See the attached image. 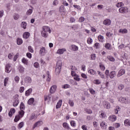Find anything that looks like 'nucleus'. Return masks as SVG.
I'll use <instances>...</instances> for the list:
<instances>
[{"label":"nucleus","mask_w":130,"mask_h":130,"mask_svg":"<svg viewBox=\"0 0 130 130\" xmlns=\"http://www.w3.org/2000/svg\"><path fill=\"white\" fill-rule=\"evenodd\" d=\"M112 35H113V34H112V32H109L106 33V36H107L108 37H111Z\"/></svg>","instance_id":"nucleus-58"},{"label":"nucleus","mask_w":130,"mask_h":130,"mask_svg":"<svg viewBox=\"0 0 130 130\" xmlns=\"http://www.w3.org/2000/svg\"><path fill=\"white\" fill-rule=\"evenodd\" d=\"M64 51H66V49H64V48L59 49L57 51V53H58V54H63V52H64Z\"/></svg>","instance_id":"nucleus-15"},{"label":"nucleus","mask_w":130,"mask_h":130,"mask_svg":"<svg viewBox=\"0 0 130 130\" xmlns=\"http://www.w3.org/2000/svg\"><path fill=\"white\" fill-rule=\"evenodd\" d=\"M62 89H68V88H71V85H70V84H66L62 85Z\"/></svg>","instance_id":"nucleus-32"},{"label":"nucleus","mask_w":130,"mask_h":130,"mask_svg":"<svg viewBox=\"0 0 130 130\" xmlns=\"http://www.w3.org/2000/svg\"><path fill=\"white\" fill-rule=\"evenodd\" d=\"M56 90V86L53 85L50 88V92L51 94H53Z\"/></svg>","instance_id":"nucleus-10"},{"label":"nucleus","mask_w":130,"mask_h":130,"mask_svg":"<svg viewBox=\"0 0 130 130\" xmlns=\"http://www.w3.org/2000/svg\"><path fill=\"white\" fill-rule=\"evenodd\" d=\"M74 80H75V81H77L78 82H79L81 80V79L79 78V75H76L74 76Z\"/></svg>","instance_id":"nucleus-47"},{"label":"nucleus","mask_w":130,"mask_h":130,"mask_svg":"<svg viewBox=\"0 0 130 130\" xmlns=\"http://www.w3.org/2000/svg\"><path fill=\"white\" fill-rule=\"evenodd\" d=\"M36 118V114H32L30 117H29V120H33V119H35Z\"/></svg>","instance_id":"nucleus-31"},{"label":"nucleus","mask_w":130,"mask_h":130,"mask_svg":"<svg viewBox=\"0 0 130 130\" xmlns=\"http://www.w3.org/2000/svg\"><path fill=\"white\" fill-rule=\"evenodd\" d=\"M69 104L70 105V106H71V107H73L74 105V101L70 100L69 102Z\"/></svg>","instance_id":"nucleus-50"},{"label":"nucleus","mask_w":130,"mask_h":130,"mask_svg":"<svg viewBox=\"0 0 130 130\" xmlns=\"http://www.w3.org/2000/svg\"><path fill=\"white\" fill-rule=\"evenodd\" d=\"M70 48L71 50H73V51H78V50H79V47L76 46V45H72L70 46Z\"/></svg>","instance_id":"nucleus-6"},{"label":"nucleus","mask_w":130,"mask_h":130,"mask_svg":"<svg viewBox=\"0 0 130 130\" xmlns=\"http://www.w3.org/2000/svg\"><path fill=\"white\" fill-rule=\"evenodd\" d=\"M124 88V86L122 84H120L118 86V89H120V90H122Z\"/></svg>","instance_id":"nucleus-61"},{"label":"nucleus","mask_w":130,"mask_h":130,"mask_svg":"<svg viewBox=\"0 0 130 130\" xmlns=\"http://www.w3.org/2000/svg\"><path fill=\"white\" fill-rule=\"evenodd\" d=\"M21 28H23V29H26L27 27V23L25 22H22L21 24Z\"/></svg>","instance_id":"nucleus-28"},{"label":"nucleus","mask_w":130,"mask_h":130,"mask_svg":"<svg viewBox=\"0 0 130 130\" xmlns=\"http://www.w3.org/2000/svg\"><path fill=\"white\" fill-rule=\"evenodd\" d=\"M14 80L16 83H19V81H20V77H19V76H16L15 77Z\"/></svg>","instance_id":"nucleus-53"},{"label":"nucleus","mask_w":130,"mask_h":130,"mask_svg":"<svg viewBox=\"0 0 130 130\" xmlns=\"http://www.w3.org/2000/svg\"><path fill=\"white\" fill-rule=\"evenodd\" d=\"M101 83V81L100 80L97 79V80H94V84H96V85H99V84Z\"/></svg>","instance_id":"nucleus-56"},{"label":"nucleus","mask_w":130,"mask_h":130,"mask_svg":"<svg viewBox=\"0 0 130 130\" xmlns=\"http://www.w3.org/2000/svg\"><path fill=\"white\" fill-rule=\"evenodd\" d=\"M119 110H120V108L119 107H116L114 111L116 114H117L118 113Z\"/></svg>","instance_id":"nucleus-39"},{"label":"nucleus","mask_w":130,"mask_h":130,"mask_svg":"<svg viewBox=\"0 0 130 130\" xmlns=\"http://www.w3.org/2000/svg\"><path fill=\"white\" fill-rule=\"evenodd\" d=\"M12 71V67L10 64H8L6 67V73H10Z\"/></svg>","instance_id":"nucleus-9"},{"label":"nucleus","mask_w":130,"mask_h":130,"mask_svg":"<svg viewBox=\"0 0 130 130\" xmlns=\"http://www.w3.org/2000/svg\"><path fill=\"white\" fill-rule=\"evenodd\" d=\"M34 98H31L28 100L27 104H28V105H31V104H33V103H34Z\"/></svg>","instance_id":"nucleus-20"},{"label":"nucleus","mask_w":130,"mask_h":130,"mask_svg":"<svg viewBox=\"0 0 130 130\" xmlns=\"http://www.w3.org/2000/svg\"><path fill=\"white\" fill-rule=\"evenodd\" d=\"M32 88H29L25 91V96H29L32 93Z\"/></svg>","instance_id":"nucleus-21"},{"label":"nucleus","mask_w":130,"mask_h":130,"mask_svg":"<svg viewBox=\"0 0 130 130\" xmlns=\"http://www.w3.org/2000/svg\"><path fill=\"white\" fill-rule=\"evenodd\" d=\"M51 98V94H49L47 96H45V101L50 102Z\"/></svg>","instance_id":"nucleus-14"},{"label":"nucleus","mask_w":130,"mask_h":130,"mask_svg":"<svg viewBox=\"0 0 130 130\" xmlns=\"http://www.w3.org/2000/svg\"><path fill=\"white\" fill-rule=\"evenodd\" d=\"M125 74V70L124 69H121L118 73V77H121V76H123V75H124Z\"/></svg>","instance_id":"nucleus-8"},{"label":"nucleus","mask_w":130,"mask_h":130,"mask_svg":"<svg viewBox=\"0 0 130 130\" xmlns=\"http://www.w3.org/2000/svg\"><path fill=\"white\" fill-rule=\"evenodd\" d=\"M22 62L26 66L28 64V60L25 58L22 59Z\"/></svg>","instance_id":"nucleus-34"},{"label":"nucleus","mask_w":130,"mask_h":130,"mask_svg":"<svg viewBox=\"0 0 130 130\" xmlns=\"http://www.w3.org/2000/svg\"><path fill=\"white\" fill-rule=\"evenodd\" d=\"M119 13L121 14H124V13H127V7H121L119 9Z\"/></svg>","instance_id":"nucleus-5"},{"label":"nucleus","mask_w":130,"mask_h":130,"mask_svg":"<svg viewBox=\"0 0 130 130\" xmlns=\"http://www.w3.org/2000/svg\"><path fill=\"white\" fill-rule=\"evenodd\" d=\"M124 125L126 126H130V120L126 119L124 121Z\"/></svg>","instance_id":"nucleus-18"},{"label":"nucleus","mask_w":130,"mask_h":130,"mask_svg":"<svg viewBox=\"0 0 130 130\" xmlns=\"http://www.w3.org/2000/svg\"><path fill=\"white\" fill-rule=\"evenodd\" d=\"M98 40L100 42H104V37L100 35L98 36Z\"/></svg>","instance_id":"nucleus-23"},{"label":"nucleus","mask_w":130,"mask_h":130,"mask_svg":"<svg viewBox=\"0 0 130 130\" xmlns=\"http://www.w3.org/2000/svg\"><path fill=\"white\" fill-rule=\"evenodd\" d=\"M14 20H18L20 18V16L18 14H14L13 15Z\"/></svg>","instance_id":"nucleus-36"},{"label":"nucleus","mask_w":130,"mask_h":130,"mask_svg":"<svg viewBox=\"0 0 130 130\" xmlns=\"http://www.w3.org/2000/svg\"><path fill=\"white\" fill-rule=\"evenodd\" d=\"M32 13H33V10L32 9H29L28 10H27V11L26 12V14L28 16H29V15H31V14H32Z\"/></svg>","instance_id":"nucleus-42"},{"label":"nucleus","mask_w":130,"mask_h":130,"mask_svg":"<svg viewBox=\"0 0 130 130\" xmlns=\"http://www.w3.org/2000/svg\"><path fill=\"white\" fill-rule=\"evenodd\" d=\"M19 100L18 99H16L13 103V106H14V107L18 106V105L19 104Z\"/></svg>","instance_id":"nucleus-26"},{"label":"nucleus","mask_w":130,"mask_h":130,"mask_svg":"<svg viewBox=\"0 0 130 130\" xmlns=\"http://www.w3.org/2000/svg\"><path fill=\"white\" fill-rule=\"evenodd\" d=\"M98 73L102 79H104V75L103 74H102V73L100 72V71H98Z\"/></svg>","instance_id":"nucleus-49"},{"label":"nucleus","mask_w":130,"mask_h":130,"mask_svg":"<svg viewBox=\"0 0 130 130\" xmlns=\"http://www.w3.org/2000/svg\"><path fill=\"white\" fill-rule=\"evenodd\" d=\"M103 24L106 26H110L111 24V20L110 19H106L104 21Z\"/></svg>","instance_id":"nucleus-7"},{"label":"nucleus","mask_w":130,"mask_h":130,"mask_svg":"<svg viewBox=\"0 0 130 130\" xmlns=\"http://www.w3.org/2000/svg\"><path fill=\"white\" fill-rule=\"evenodd\" d=\"M4 10L0 11V18H3L4 16Z\"/></svg>","instance_id":"nucleus-64"},{"label":"nucleus","mask_w":130,"mask_h":130,"mask_svg":"<svg viewBox=\"0 0 130 130\" xmlns=\"http://www.w3.org/2000/svg\"><path fill=\"white\" fill-rule=\"evenodd\" d=\"M24 81L25 82V83H31L32 82V79H31V77H26Z\"/></svg>","instance_id":"nucleus-19"},{"label":"nucleus","mask_w":130,"mask_h":130,"mask_svg":"<svg viewBox=\"0 0 130 130\" xmlns=\"http://www.w3.org/2000/svg\"><path fill=\"white\" fill-rule=\"evenodd\" d=\"M24 126V122H21L19 124H18V127L19 128H22V127Z\"/></svg>","instance_id":"nucleus-52"},{"label":"nucleus","mask_w":130,"mask_h":130,"mask_svg":"<svg viewBox=\"0 0 130 130\" xmlns=\"http://www.w3.org/2000/svg\"><path fill=\"white\" fill-rule=\"evenodd\" d=\"M85 21V18L84 17H81L79 19V22H80V23H82Z\"/></svg>","instance_id":"nucleus-55"},{"label":"nucleus","mask_w":130,"mask_h":130,"mask_svg":"<svg viewBox=\"0 0 130 130\" xmlns=\"http://www.w3.org/2000/svg\"><path fill=\"white\" fill-rule=\"evenodd\" d=\"M92 42H93V40H92V39H91L90 38H89L87 39V43L88 44H91L92 43Z\"/></svg>","instance_id":"nucleus-54"},{"label":"nucleus","mask_w":130,"mask_h":130,"mask_svg":"<svg viewBox=\"0 0 130 130\" xmlns=\"http://www.w3.org/2000/svg\"><path fill=\"white\" fill-rule=\"evenodd\" d=\"M89 92L92 95H95V90H94V89H93L92 88H89Z\"/></svg>","instance_id":"nucleus-51"},{"label":"nucleus","mask_w":130,"mask_h":130,"mask_svg":"<svg viewBox=\"0 0 130 130\" xmlns=\"http://www.w3.org/2000/svg\"><path fill=\"white\" fill-rule=\"evenodd\" d=\"M63 127L64 128H67V129H70V126H69V124L67 122H64L62 123Z\"/></svg>","instance_id":"nucleus-25"},{"label":"nucleus","mask_w":130,"mask_h":130,"mask_svg":"<svg viewBox=\"0 0 130 130\" xmlns=\"http://www.w3.org/2000/svg\"><path fill=\"white\" fill-rule=\"evenodd\" d=\"M123 6V3L122 2L119 3L116 5L117 8H120Z\"/></svg>","instance_id":"nucleus-40"},{"label":"nucleus","mask_w":130,"mask_h":130,"mask_svg":"<svg viewBox=\"0 0 130 130\" xmlns=\"http://www.w3.org/2000/svg\"><path fill=\"white\" fill-rule=\"evenodd\" d=\"M105 106L107 109H109L110 108V104L105 102Z\"/></svg>","instance_id":"nucleus-45"},{"label":"nucleus","mask_w":130,"mask_h":130,"mask_svg":"<svg viewBox=\"0 0 130 130\" xmlns=\"http://www.w3.org/2000/svg\"><path fill=\"white\" fill-rule=\"evenodd\" d=\"M115 76V71H112L110 73V79H113Z\"/></svg>","instance_id":"nucleus-29"},{"label":"nucleus","mask_w":130,"mask_h":130,"mask_svg":"<svg viewBox=\"0 0 130 130\" xmlns=\"http://www.w3.org/2000/svg\"><path fill=\"white\" fill-rule=\"evenodd\" d=\"M113 126L116 128H118V127H120V123H115L113 124Z\"/></svg>","instance_id":"nucleus-37"},{"label":"nucleus","mask_w":130,"mask_h":130,"mask_svg":"<svg viewBox=\"0 0 130 130\" xmlns=\"http://www.w3.org/2000/svg\"><path fill=\"white\" fill-rule=\"evenodd\" d=\"M91 60H95L96 59V54H92L90 56Z\"/></svg>","instance_id":"nucleus-38"},{"label":"nucleus","mask_w":130,"mask_h":130,"mask_svg":"<svg viewBox=\"0 0 130 130\" xmlns=\"http://www.w3.org/2000/svg\"><path fill=\"white\" fill-rule=\"evenodd\" d=\"M8 81H9V77H6L4 80V86H7V84H8Z\"/></svg>","instance_id":"nucleus-43"},{"label":"nucleus","mask_w":130,"mask_h":130,"mask_svg":"<svg viewBox=\"0 0 130 130\" xmlns=\"http://www.w3.org/2000/svg\"><path fill=\"white\" fill-rule=\"evenodd\" d=\"M42 30H43L41 32L42 36H43V37H45V38L47 37V32H49V33H51V30L50 29V28H49V27L48 26H44L42 28Z\"/></svg>","instance_id":"nucleus-1"},{"label":"nucleus","mask_w":130,"mask_h":130,"mask_svg":"<svg viewBox=\"0 0 130 130\" xmlns=\"http://www.w3.org/2000/svg\"><path fill=\"white\" fill-rule=\"evenodd\" d=\"M46 51V49H45V47H43L40 49V53L41 54H42V53H45Z\"/></svg>","instance_id":"nucleus-27"},{"label":"nucleus","mask_w":130,"mask_h":130,"mask_svg":"<svg viewBox=\"0 0 130 130\" xmlns=\"http://www.w3.org/2000/svg\"><path fill=\"white\" fill-rule=\"evenodd\" d=\"M109 120H111V121H115V120H116L117 118H116V116L115 115H113L112 116H110L109 118Z\"/></svg>","instance_id":"nucleus-22"},{"label":"nucleus","mask_w":130,"mask_h":130,"mask_svg":"<svg viewBox=\"0 0 130 130\" xmlns=\"http://www.w3.org/2000/svg\"><path fill=\"white\" fill-rule=\"evenodd\" d=\"M20 109H25V105L23 103H21L20 106Z\"/></svg>","instance_id":"nucleus-48"},{"label":"nucleus","mask_w":130,"mask_h":130,"mask_svg":"<svg viewBox=\"0 0 130 130\" xmlns=\"http://www.w3.org/2000/svg\"><path fill=\"white\" fill-rule=\"evenodd\" d=\"M42 124H43V121H39L34 124L32 128L34 129L35 127H39V126H41V125H42Z\"/></svg>","instance_id":"nucleus-3"},{"label":"nucleus","mask_w":130,"mask_h":130,"mask_svg":"<svg viewBox=\"0 0 130 130\" xmlns=\"http://www.w3.org/2000/svg\"><path fill=\"white\" fill-rule=\"evenodd\" d=\"M100 125L102 127H103V126H106V124H105V122L103 121L101 123Z\"/></svg>","instance_id":"nucleus-63"},{"label":"nucleus","mask_w":130,"mask_h":130,"mask_svg":"<svg viewBox=\"0 0 130 130\" xmlns=\"http://www.w3.org/2000/svg\"><path fill=\"white\" fill-rule=\"evenodd\" d=\"M30 37V33L29 32H25L23 35V38L24 39H28V38Z\"/></svg>","instance_id":"nucleus-13"},{"label":"nucleus","mask_w":130,"mask_h":130,"mask_svg":"<svg viewBox=\"0 0 130 130\" xmlns=\"http://www.w3.org/2000/svg\"><path fill=\"white\" fill-rule=\"evenodd\" d=\"M88 73L90 74L92 76H95L97 75L96 71L94 70L93 69H90L89 70H88Z\"/></svg>","instance_id":"nucleus-12"},{"label":"nucleus","mask_w":130,"mask_h":130,"mask_svg":"<svg viewBox=\"0 0 130 130\" xmlns=\"http://www.w3.org/2000/svg\"><path fill=\"white\" fill-rule=\"evenodd\" d=\"M28 51H29V52H31V53L34 52V50H33V48H32V47H31L30 46H29L28 47Z\"/></svg>","instance_id":"nucleus-46"},{"label":"nucleus","mask_w":130,"mask_h":130,"mask_svg":"<svg viewBox=\"0 0 130 130\" xmlns=\"http://www.w3.org/2000/svg\"><path fill=\"white\" fill-rule=\"evenodd\" d=\"M105 48L108 49V50H111V44L110 43H107L105 44Z\"/></svg>","instance_id":"nucleus-17"},{"label":"nucleus","mask_w":130,"mask_h":130,"mask_svg":"<svg viewBox=\"0 0 130 130\" xmlns=\"http://www.w3.org/2000/svg\"><path fill=\"white\" fill-rule=\"evenodd\" d=\"M17 43L18 45H21L23 43V40L20 38H18L17 39Z\"/></svg>","instance_id":"nucleus-30"},{"label":"nucleus","mask_w":130,"mask_h":130,"mask_svg":"<svg viewBox=\"0 0 130 130\" xmlns=\"http://www.w3.org/2000/svg\"><path fill=\"white\" fill-rule=\"evenodd\" d=\"M24 69L23 68V67L22 66H20L19 68V71L20 73H21V74L24 73Z\"/></svg>","instance_id":"nucleus-44"},{"label":"nucleus","mask_w":130,"mask_h":130,"mask_svg":"<svg viewBox=\"0 0 130 130\" xmlns=\"http://www.w3.org/2000/svg\"><path fill=\"white\" fill-rule=\"evenodd\" d=\"M20 118H22L20 115H17L16 116H15V118L14 119V121L15 122H18V121H19L20 120Z\"/></svg>","instance_id":"nucleus-24"},{"label":"nucleus","mask_w":130,"mask_h":130,"mask_svg":"<svg viewBox=\"0 0 130 130\" xmlns=\"http://www.w3.org/2000/svg\"><path fill=\"white\" fill-rule=\"evenodd\" d=\"M127 32H128L127 29H126V28L120 29L119 30V32H120L122 34H126V33H127Z\"/></svg>","instance_id":"nucleus-16"},{"label":"nucleus","mask_w":130,"mask_h":130,"mask_svg":"<svg viewBox=\"0 0 130 130\" xmlns=\"http://www.w3.org/2000/svg\"><path fill=\"white\" fill-rule=\"evenodd\" d=\"M24 114H25V112L24 111L22 110L19 113V115L21 118L24 116Z\"/></svg>","instance_id":"nucleus-35"},{"label":"nucleus","mask_w":130,"mask_h":130,"mask_svg":"<svg viewBox=\"0 0 130 130\" xmlns=\"http://www.w3.org/2000/svg\"><path fill=\"white\" fill-rule=\"evenodd\" d=\"M81 77L83 79H87L88 78V76H87L84 73H82L81 74Z\"/></svg>","instance_id":"nucleus-59"},{"label":"nucleus","mask_w":130,"mask_h":130,"mask_svg":"<svg viewBox=\"0 0 130 130\" xmlns=\"http://www.w3.org/2000/svg\"><path fill=\"white\" fill-rule=\"evenodd\" d=\"M107 58L110 60V61H114L115 60V59L114 57H113L112 56H108L107 57Z\"/></svg>","instance_id":"nucleus-33"},{"label":"nucleus","mask_w":130,"mask_h":130,"mask_svg":"<svg viewBox=\"0 0 130 130\" xmlns=\"http://www.w3.org/2000/svg\"><path fill=\"white\" fill-rule=\"evenodd\" d=\"M70 124L71 126H73V127H75L76 126V122L74 120L71 121Z\"/></svg>","instance_id":"nucleus-41"},{"label":"nucleus","mask_w":130,"mask_h":130,"mask_svg":"<svg viewBox=\"0 0 130 130\" xmlns=\"http://www.w3.org/2000/svg\"><path fill=\"white\" fill-rule=\"evenodd\" d=\"M26 56L28 57V58H31L32 57V54L30 53H26Z\"/></svg>","instance_id":"nucleus-62"},{"label":"nucleus","mask_w":130,"mask_h":130,"mask_svg":"<svg viewBox=\"0 0 130 130\" xmlns=\"http://www.w3.org/2000/svg\"><path fill=\"white\" fill-rule=\"evenodd\" d=\"M62 66V63L61 61H58L57 62L56 69L55 72L56 73V75H59L60 73V70H61V66Z\"/></svg>","instance_id":"nucleus-2"},{"label":"nucleus","mask_w":130,"mask_h":130,"mask_svg":"<svg viewBox=\"0 0 130 130\" xmlns=\"http://www.w3.org/2000/svg\"><path fill=\"white\" fill-rule=\"evenodd\" d=\"M62 104V100H60L56 106V109H58V108H60L61 107V105Z\"/></svg>","instance_id":"nucleus-11"},{"label":"nucleus","mask_w":130,"mask_h":130,"mask_svg":"<svg viewBox=\"0 0 130 130\" xmlns=\"http://www.w3.org/2000/svg\"><path fill=\"white\" fill-rule=\"evenodd\" d=\"M34 66L35 67V68H36V69H38V68H39V63L36 62L34 64Z\"/></svg>","instance_id":"nucleus-57"},{"label":"nucleus","mask_w":130,"mask_h":130,"mask_svg":"<svg viewBox=\"0 0 130 130\" xmlns=\"http://www.w3.org/2000/svg\"><path fill=\"white\" fill-rule=\"evenodd\" d=\"M13 55H14V54L13 53H10L8 55V58H9V59H12Z\"/></svg>","instance_id":"nucleus-60"},{"label":"nucleus","mask_w":130,"mask_h":130,"mask_svg":"<svg viewBox=\"0 0 130 130\" xmlns=\"http://www.w3.org/2000/svg\"><path fill=\"white\" fill-rule=\"evenodd\" d=\"M119 101H120V102H122V103H124L125 104H128V103H129L128 100L126 99V98H120L119 99Z\"/></svg>","instance_id":"nucleus-4"}]
</instances>
